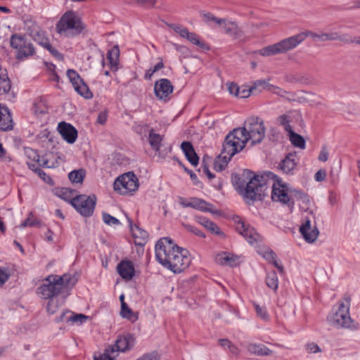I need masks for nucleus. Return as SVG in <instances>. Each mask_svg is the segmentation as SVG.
Returning a JSON list of instances; mask_svg holds the SVG:
<instances>
[{"label":"nucleus","instance_id":"1","mask_svg":"<svg viewBox=\"0 0 360 360\" xmlns=\"http://www.w3.org/2000/svg\"><path fill=\"white\" fill-rule=\"evenodd\" d=\"M265 136L264 122L258 117L246 120L242 127L234 129L225 138L226 150L231 154L236 155L242 150L248 141L251 145L261 143Z\"/></svg>","mask_w":360,"mask_h":360},{"label":"nucleus","instance_id":"2","mask_svg":"<svg viewBox=\"0 0 360 360\" xmlns=\"http://www.w3.org/2000/svg\"><path fill=\"white\" fill-rule=\"evenodd\" d=\"M155 257L160 264L175 274L182 272L191 264L188 250L179 247L169 238H162L158 241Z\"/></svg>","mask_w":360,"mask_h":360},{"label":"nucleus","instance_id":"3","mask_svg":"<svg viewBox=\"0 0 360 360\" xmlns=\"http://www.w3.org/2000/svg\"><path fill=\"white\" fill-rule=\"evenodd\" d=\"M311 37L313 39H319L321 41H335V37L331 33H315L311 31H307L285 38L278 43L265 46L259 50V54L263 56H270L281 53H285L301 44L307 37Z\"/></svg>","mask_w":360,"mask_h":360},{"label":"nucleus","instance_id":"4","mask_svg":"<svg viewBox=\"0 0 360 360\" xmlns=\"http://www.w3.org/2000/svg\"><path fill=\"white\" fill-rule=\"evenodd\" d=\"M269 175L272 177H276V181L272 186L271 198L274 201L281 202L288 205L292 210L295 204V201H300L305 206H307L310 200L308 195L302 191L288 188L286 184L278 178V176L271 172Z\"/></svg>","mask_w":360,"mask_h":360},{"label":"nucleus","instance_id":"5","mask_svg":"<svg viewBox=\"0 0 360 360\" xmlns=\"http://www.w3.org/2000/svg\"><path fill=\"white\" fill-rule=\"evenodd\" d=\"M56 31L67 38H73L82 34L86 26L81 18L72 11L65 12L56 23Z\"/></svg>","mask_w":360,"mask_h":360},{"label":"nucleus","instance_id":"6","mask_svg":"<svg viewBox=\"0 0 360 360\" xmlns=\"http://www.w3.org/2000/svg\"><path fill=\"white\" fill-rule=\"evenodd\" d=\"M350 302V297L345 295L343 300L339 302L338 309L327 317V320L331 326L351 330L358 329L359 323L354 322L349 316Z\"/></svg>","mask_w":360,"mask_h":360},{"label":"nucleus","instance_id":"7","mask_svg":"<svg viewBox=\"0 0 360 360\" xmlns=\"http://www.w3.org/2000/svg\"><path fill=\"white\" fill-rule=\"evenodd\" d=\"M236 184L240 190H243V195L248 200H261L264 196L266 184L262 176L254 175L250 178L248 182L238 177Z\"/></svg>","mask_w":360,"mask_h":360},{"label":"nucleus","instance_id":"8","mask_svg":"<svg viewBox=\"0 0 360 360\" xmlns=\"http://www.w3.org/2000/svg\"><path fill=\"white\" fill-rule=\"evenodd\" d=\"M63 278H58V275H49L44 279L43 283L37 289V295L42 299L49 300L59 297L63 291Z\"/></svg>","mask_w":360,"mask_h":360},{"label":"nucleus","instance_id":"9","mask_svg":"<svg viewBox=\"0 0 360 360\" xmlns=\"http://www.w3.org/2000/svg\"><path fill=\"white\" fill-rule=\"evenodd\" d=\"M113 188L120 194L127 195L138 189L139 180L133 172H127L115 179Z\"/></svg>","mask_w":360,"mask_h":360},{"label":"nucleus","instance_id":"10","mask_svg":"<svg viewBox=\"0 0 360 360\" xmlns=\"http://www.w3.org/2000/svg\"><path fill=\"white\" fill-rule=\"evenodd\" d=\"M10 44L13 49L17 50L16 58L18 60H24L35 53L33 44L21 35L13 34Z\"/></svg>","mask_w":360,"mask_h":360},{"label":"nucleus","instance_id":"11","mask_svg":"<svg viewBox=\"0 0 360 360\" xmlns=\"http://www.w3.org/2000/svg\"><path fill=\"white\" fill-rule=\"evenodd\" d=\"M72 205L76 210L84 217H90L93 214L96 202V198L94 195H80L72 198L70 201Z\"/></svg>","mask_w":360,"mask_h":360},{"label":"nucleus","instance_id":"12","mask_svg":"<svg viewBox=\"0 0 360 360\" xmlns=\"http://www.w3.org/2000/svg\"><path fill=\"white\" fill-rule=\"evenodd\" d=\"M67 76L72 83L75 90L85 98H91L93 96L88 86L84 83L79 75L74 70L69 69L67 71Z\"/></svg>","mask_w":360,"mask_h":360},{"label":"nucleus","instance_id":"13","mask_svg":"<svg viewBox=\"0 0 360 360\" xmlns=\"http://www.w3.org/2000/svg\"><path fill=\"white\" fill-rule=\"evenodd\" d=\"M25 30L27 34L39 45L46 48L50 44L49 39L46 37V33L36 23L27 21L25 23Z\"/></svg>","mask_w":360,"mask_h":360},{"label":"nucleus","instance_id":"14","mask_svg":"<svg viewBox=\"0 0 360 360\" xmlns=\"http://www.w3.org/2000/svg\"><path fill=\"white\" fill-rule=\"evenodd\" d=\"M236 229L252 245H257L262 240L261 236L256 231L255 228L246 225L240 220H238Z\"/></svg>","mask_w":360,"mask_h":360},{"label":"nucleus","instance_id":"15","mask_svg":"<svg viewBox=\"0 0 360 360\" xmlns=\"http://www.w3.org/2000/svg\"><path fill=\"white\" fill-rule=\"evenodd\" d=\"M173 85L167 79H160L154 85L155 95L160 100L165 101L169 99V95L173 92Z\"/></svg>","mask_w":360,"mask_h":360},{"label":"nucleus","instance_id":"16","mask_svg":"<svg viewBox=\"0 0 360 360\" xmlns=\"http://www.w3.org/2000/svg\"><path fill=\"white\" fill-rule=\"evenodd\" d=\"M58 130L61 136L68 143H74L77 138V130L72 124L61 122L58 124Z\"/></svg>","mask_w":360,"mask_h":360},{"label":"nucleus","instance_id":"17","mask_svg":"<svg viewBox=\"0 0 360 360\" xmlns=\"http://www.w3.org/2000/svg\"><path fill=\"white\" fill-rule=\"evenodd\" d=\"M300 231L305 240L309 243L314 242L319 233V231L316 226L311 227V221L308 218L305 219L304 222L300 226Z\"/></svg>","mask_w":360,"mask_h":360},{"label":"nucleus","instance_id":"18","mask_svg":"<svg viewBox=\"0 0 360 360\" xmlns=\"http://www.w3.org/2000/svg\"><path fill=\"white\" fill-rule=\"evenodd\" d=\"M297 165V160L296 153H290L279 163L278 169L285 174H292Z\"/></svg>","mask_w":360,"mask_h":360},{"label":"nucleus","instance_id":"19","mask_svg":"<svg viewBox=\"0 0 360 360\" xmlns=\"http://www.w3.org/2000/svg\"><path fill=\"white\" fill-rule=\"evenodd\" d=\"M189 207H192L193 209L210 212L212 214H219L220 211L214 209V205L211 203L206 202L205 200L198 198H191L189 199Z\"/></svg>","mask_w":360,"mask_h":360},{"label":"nucleus","instance_id":"20","mask_svg":"<svg viewBox=\"0 0 360 360\" xmlns=\"http://www.w3.org/2000/svg\"><path fill=\"white\" fill-rule=\"evenodd\" d=\"M13 127V122L9 110L0 104V131H9Z\"/></svg>","mask_w":360,"mask_h":360},{"label":"nucleus","instance_id":"21","mask_svg":"<svg viewBox=\"0 0 360 360\" xmlns=\"http://www.w3.org/2000/svg\"><path fill=\"white\" fill-rule=\"evenodd\" d=\"M117 270L120 276L125 280H131L134 276V266L129 260H122L117 266Z\"/></svg>","mask_w":360,"mask_h":360},{"label":"nucleus","instance_id":"22","mask_svg":"<svg viewBox=\"0 0 360 360\" xmlns=\"http://www.w3.org/2000/svg\"><path fill=\"white\" fill-rule=\"evenodd\" d=\"M135 343V339H117L115 345H109L108 347L113 348L115 350L114 355H116L117 357L120 352H126L133 349Z\"/></svg>","mask_w":360,"mask_h":360},{"label":"nucleus","instance_id":"23","mask_svg":"<svg viewBox=\"0 0 360 360\" xmlns=\"http://www.w3.org/2000/svg\"><path fill=\"white\" fill-rule=\"evenodd\" d=\"M131 234L135 239V243L139 245H143L148 239V233L139 228L137 225H132V221L129 219Z\"/></svg>","mask_w":360,"mask_h":360},{"label":"nucleus","instance_id":"24","mask_svg":"<svg viewBox=\"0 0 360 360\" xmlns=\"http://www.w3.org/2000/svg\"><path fill=\"white\" fill-rule=\"evenodd\" d=\"M225 141L223 143V148L221 153L219 155V160H216L214 163V169L216 171H222L226 167L228 162L231 158L234 155L231 154L227 150H226Z\"/></svg>","mask_w":360,"mask_h":360},{"label":"nucleus","instance_id":"25","mask_svg":"<svg viewBox=\"0 0 360 360\" xmlns=\"http://www.w3.org/2000/svg\"><path fill=\"white\" fill-rule=\"evenodd\" d=\"M181 148L189 162L193 166L198 165L199 158L195 152L192 144L188 141H184L181 145Z\"/></svg>","mask_w":360,"mask_h":360},{"label":"nucleus","instance_id":"26","mask_svg":"<svg viewBox=\"0 0 360 360\" xmlns=\"http://www.w3.org/2000/svg\"><path fill=\"white\" fill-rule=\"evenodd\" d=\"M195 219L198 223L203 226L212 233L220 236H224V233L220 230L219 227L215 223L207 219L206 217L198 216L195 217Z\"/></svg>","mask_w":360,"mask_h":360},{"label":"nucleus","instance_id":"27","mask_svg":"<svg viewBox=\"0 0 360 360\" xmlns=\"http://www.w3.org/2000/svg\"><path fill=\"white\" fill-rule=\"evenodd\" d=\"M238 258L237 256L231 255L227 252H221L218 254L216 257V262L221 265H229L231 266H236Z\"/></svg>","mask_w":360,"mask_h":360},{"label":"nucleus","instance_id":"28","mask_svg":"<svg viewBox=\"0 0 360 360\" xmlns=\"http://www.w3.org/2000/svg\"><path fill=\"white\" fill-rule=\"evenodd\" d=\"M219 25L224 33L234 37L238 36L240 30L235 22L223 19L222 23Z\"/></svg>","mask_w":360,"mask_h":360},{"label":"nucleus","instance_id":"29","mask_svg":"<svg viewBox=\"0 0 360 360\" xmlns=\"http://www.w3.org/2000/svg\"><path fill=\"white\" fill-rule=\"evenodd\" d=\"M64 304V298L53 297L49 299L46 304V311L49 314H56Z\"/></svg>","mask_w":360,"mask_h":360},{"label":"nucleus","instance_id":"30","mask_svg":"<svg viewBox=\"0 0 360 360\" xmlns=\"http://www.w3.org/2000/svg\"><path fill=\"white\" fill-rule=\"evenodd\" d=\"M248 350L258 356H269L272 354V351L263 345L250 344L248 346Z\"/></svg>","mask_w":360,"mask_h":360},{"label":"nucleus","instance_id":"31","mask_svg":"<svg viewBox=\"0 0 360 360\" xmlns=\"http://www.w3.org/2000/svg\"><path fill=\"white\" fill-rule=\"evenodd\" d=\"M148 140L153 149L156 151L160 150L162 141V136L160 134L155 133L154 130L151 129L149 131Z\"/></svg>","mask_w":360,"mask_h":360},{"label":"nucleus","instance_id":"32","mask_svg":"<svg viewBox=\"0 0 360 360\" xmlns=\"http://www.w3.org/2000/svg\"><path fill=\"white\" fill-rule=\"evenodd\" d=\"M271 92L277 94L278 96L284 98L289 101H294L296 98V95L293 92L287 91L281 89L278 86H270Z\"/></svg>","mask_w":360,"mask_h":360},{"label":"nucleus","instance_id":"33","mask_svg":"<svg viewBox=\"0 0 360 360\" xmlns=\"http://www.w3.org/2000/svg\"><path fill=\"white\" fill-rule=\"evenodd\" d=\"M86 176V171L83 169H75L68 174V178L72 184H82Z\"/></svg>","mask_w":360,"mask_h":360},{"label":"nucleus","instance_id":"34","mask_svg":"<svg viewBox=\"0 0 360 360\" xmlns=\"http://www.w3.org/2000/svg\"><path fill=\"white\" fill-rule=\"evenodd\" d=\"M289 133V139L291 142V143L299 148L304 149L305 148V141L304 138L291 130Z\"/></svg>","mask_w":360,"mask_h":360},{"label":"nucleus","instance_id":"35","mask_svg":"<svg viewBox=\"0 0 360 360\" xmlns=\"http://www.w3.org/2000/svg\"><path fill=\"white\" fill-rule=\"evenodd\" d=\"M270 86H273V85L269 84L265 79H260L255 82L250 87L252 89L253 94H257L264 89L271 91Z\"/></svg>","mask_w":360,"mask_h":360},{"label":"nucleus","instance_id":"36","mask_svg":"<svg viewBox=\"0 0 360 360\" xmlns=\"http://www.w3.org/2000/svg\"><path fill=\"white\" fill-rule=\"evenodd\" d=\"M120 314L123 318L127 319L132 322L138 319L136 314L129 307L126 302L122 304Z\"/></svg>","mask_w":360,"mask_h":360},{"label":"nucleus","instance_id":"37","mask_svg":"<svg viewBox=\"0 0 360 360\" xmlns=\"http://www.w3.org/2000/svg\"><path fill=\"white\" fill-rule=\"evenodd\" d=\"M119 55L120 49L117 46H114L108 52L107 58L109 60L112 68H116L118 63Z\"/></svg>","mask_w":360,"mask_h":360},{"label":"nucleus","instance_id":"38","mask_svg":"<svg viewBox=\"0 0 360 360\" xmlns=\"http://www.w3.org/2000/svg\"><path fill=\"white\" fill-rule=\"evenodd\" d=\"M115 350L112 347H106L103 354L94 355V360H115L116 355H114Z\"/></svg>","mask_w":360,"mask_h":360},{"label":"nucleus","instance_id":"39","mask_svg":"<svg viewBox=\"0 0 360 360\" xmlns=\"http://www.w3.org/2000/svg\"><path fill=\"white\" fill-rule=\"evenodd\" d=\"M266 283L269 288L274 290H277L278 281L277 274L275 271L269 272L267 274L266 278Z\"/></svg>","mask_w":360,"mask_h":360},{"label":"nucleus","instance_id":"40","mask_svg":"<svg viewBox=\"0 0 360 360\" xmlns=\"http://www.w3.org/2000/svg\"><path fill=\"white\" fill-rule=\"evenodd\" d=\"M58 278H63L62 288H71L77 282V278L75 276H70L69 274H64L63 276H58Z\"/></svg>","mask_w":360,"mask_h":360},{"label":"nucleus","instance_id":"41","mask_svg":"<svg viewBox=\"0 0 360 360\" xmlns=\"http://www.w3.org/2000/svg\"><path fill=\"white\" fill-rule=\"evenodd\" d=\"M219 344L224 349H229L233 354L238 353V349L231 342L229 339H219Z\"/></svg>","mask_w":360,"mask_h":360},{"label":"nucleus","instance_id":"42","mask_svg":"<svg viewBox=\"0 0 360 360\" xmlns=\"http://www.w3.org/2000/svg\"><path fill=\"white\" fill-rule=\"evenodd\" d=\"M184 38L187 39L192 44L198 46L199 47H205V44L203 41H200L199 37L193 32H189L188 31L187 34H186Z\"/></svg>","mask_w":360,"mask_h":360},{"label":"nucleus","instance_id":"43","mask_svg":"<svg viewBox=\"0 0 360 360\" xmlns=\"http://www.w3.org/2000/svg\"><path fill=\"white\" fill-rule=\"evenodd\" d=\"M255 309L257 312V316L262 319L263 321H268L269 320V314L267 313V311L266 309V307L264 306H260L258 304L254 303L253 304Z\"/></svg>","mask_w":360,"mask_h":360},{"label":"nucleus","instance_id":"44","mask_svg":"<svg viewBox=\"0 0 360 360\" xmlns=\"http://www.w3.org/2000/svg\"><path fill=\"white\" fill-rule=\"evenodd\" d=\"M41 221L37 219H33V214L32 212L29 214L28 217L20 224L21 228H25L26 226H39Z\"/></svg>","mask_w":360,"mask_h":360},{"label":"nucleus","instance_id":"45","mask_svg":"<svg viewBox=\"0 0 360 360\" xmlns=\"http://www.w3.org/2000/svg\"><path fill=\"white\" fill-rule=\"evenodd\" d=\"M89 319V316L82 314H70V318L69 320L71 321L72 323L82 324L86 322Z\"/></svg>","mask_w":360,"mask_h":360},{"label":"nucleus","instance_id":"46","mask_svg":"<svg viewBox=\"0 0 360 360\" xmlns=\"http://www.w3.org/2000/svg\"><path fill=\"white\" fill-rule=\"evenodd\" d=\"M278 122L284 127V129L286 131L289 132L292 130L290 124L289 116L286 115H282L278 117Z\"/></svg>","mask_w":360,"mask_h":360},{"label":"nucleus","instance_id":"47","mask_svg":"<svg viewBox=\"0 0 360 360\" xmlns=\"http://www.w3.org/2000/svg\"><path fill=\"white\" fill-rule=\"evenodd\" d=\"M102 217H103V220L104 223L109 226H112V225L116 226V225L120 224V221L117 218L111 216L110 214H109L108 213H105V212L103 213Z\"/></svg>","mask_w":360,"mask_h":360},{"label":"nucleus","instance_id":"48","mask_svg":"<svg viewBox=\"0 0 360 360\" xmlns=\"http://www.w3.org/2000/svg\"><path fill=\"white\" fill-rule=\"evenodd\" d=\"M333 35L335 37V40H339L344 43H353L352 37L349 34H338L337 32H333Z\"/></svg>","mask_w":360,"mask_h":360},{"label":"nucleus","instance_id":"49","mask_svg":"<svg viewBox=\"0 0 360 360\" xmlns=\"http://www.w3.org/2000/svg\"><path fill=\"white\" fill-rule=\"evenodd\" d=\"M251 94H254L251 87L247 88L245 86H239L238 94L237 97L245 98L250 96Z\"/></svg>","mask_w":360,"mask_h":360},{"label":"nucleus","instance_id":"50","mask_svg":"<svg viewBox=\"0 0 360 360\" xmlns=\"http://www.w3.org/2000/svg\"><path fill=\"white\" fill-rule=\"evenodd\" d=\"M184 228L189 232L195 234L201 238H205V235L198 228L191 225V224H185Z\"/></svg>","mask_w":360,"mask_h":360},{"label":"nucleus","instance_id":"51","mask_svg":"<svg viewBox=\"0 0 360 360\" xmlns=\"http://www.w3.org/2000/svg\"><path fill=\"white\" fill-rule=\"evenodd\" d=\"M70 314H72V311L68 310L64 311L61 313L60 316L56 318V321L66 323L71 322V321L69 320V318H70Z\"/></svg>","mask_w":360,"mask_h":360},{"label":"nucleus","instance_id":"52","mask_svg":"<svg viewBox=\"0 0 360 360\" xmlns=\"http://www.w3.org/2000/svg\"><path fill=\"white\" fill-rule=\"evenodd\" d=\"M170 27L172 28L176 33L179 34L182 37H184L188 31V29L182 27L181 25L175 24L171 25Z\"/></svg>","mask_w":360,"mask_h":360},{"label":"nucleus","instance_id":"53","mask_svg":"<svg viewBox=\"0 0 360 360\" xmlns=\"http://www.w3.org/2000/svg\"><path fill=\"white\" fill-rule=\"evenodd\" d=\"M328 159V148L326 145H323L321 147V150L320 151L319 155L318 157V160L321 162H326Z\"/></svg>","mask_w":360,"mask_h":360},{"label":"nucleus","instance_id":"54","mask_svg":"<svg viewBox=\"0 0 360 360\" xmlns=\"http://www.w3.org/2000/svg\"><path fill=\"white\" fill-rule=\"evenodd\" d=\"M10 274L8 273L6 269L0 268V286H3L4 284L9 279Z\"/></svg>","mask_w":360,"mask_h":360},{"label":"nucleus","instance_id":"55","mask_svg":"<svg viewBox=\"0 0 360 360\" xmlns=\"http://www.w3.org/2000/svg\"><path fill=\"white\" fill-rule=\"evenodd\" d=\"M157 0H130L128 4H138V5H143V4H149L151 6H154Z\"/></svg>","mask_w":360,"mask_h":360},{"label":"nucleus","instance_id":"56","mask_svg":"<svg viewBox=\"0 0 360 360\" xmlns=\"http://www.w3.org/2000/svg\"><path fill=\"white\" fill-rule=\"evenodd\" d=\"M203 18L206 21H214L217 24H221L223 19L217 18L210 13H206L203 14Z\"/></svg>","mask_w":360,"mask_h":360},{"label":"nucleus","instance_id":"57","mask_svg":"<svg viewBox=\"0 0 360 360\" xmlns=\"http://www.w3.org/2000/svg\"><path fill=\"white\" fill-rule=\"evenodd\" d=\"M53 56L58 59H63V55L55 48H53L51 44H49L46 48Z\"/></svg>","mask_w":360,"mask_h":360},{"label":"nucleus","instance_id":"58","mask_svg":"<svg viewBox=\"0 0 360 360\" xmlns=\"http://www.w3.org/2000/svg\"><path fill=\"white\" fill-rule=\"evenodd\" d=\"M276 253L270 250V249H267L264 253V257L268 260L269 262H271L273 259H274L276 257Z\"/></svg>","mask_w":360,"mask_h":360},{"label":"nucleus","instance_id":"59","mask_svg":"<svg viewBox=\"0 0 360 360\" xmlns=\"http://www.w3.org/2000/svg\"><path fill=\"white\" fill-rule=\"evenodd\" d=\"M326 172L323 169H319L315 174L314 178L316 181H322L326 179Z\"/></svg>","mask_w":360,"mask_h":360},{"label":"nucleus","instance_id":"60","mask_svg":"<svg viewBox=\"0 0 360 360\" xmlns=\"http://www.w3.org/2000/svg\"><path fill=\"white\" fill-rule=\"evenodd\" d=\"M239 86L235 83H231L228 85V90L229 93L235 96L238 94Z\"/></svg>","mask_w":360,"mask_h":360},{"label":"nucleus","instance_id":"61","mask_svg":"<svg viewBox=\"0 0 360 360\" xmlns=\"http://www.w3.org/2000/svg\"><path fill=\"white\" fill-rule=\"evenodd\" d=\"M307 349L310 353H316L321 352V349L318 346V345L311 342L307 345Z\"/></svg>","mask_w":360,"mask_h":360},{"label":"nucleus","instance_id":"62","mask_svg":"<svg viewBox=\"0 0 360 360\" xmlns=\"http://www.w3.org/2000/svg\"><path fill=\"white\" fill-rule=\"evenodd\" d=\"M34 172L45 181L51 180V178L41 168H35Z\"/></svg>","mask_w":360,"mask_h":360},{"label":"nucleus","instance_id":"63","mask_svg":"<svg viewBox=\"0 0 360 360\" xmlns=\"http://www.w3.org/2000/svg\"><path fill=\"white\" fill-rule=\"evenodd\" d=\"M107 120V114L105 112H101L98 114V118H97V122H98L101 124H103L105 123Z\"/></svg>","mask_w":360,"mask_h":360},{"label":"nucleus","instance_id":"64","mask_svg":"<svg viewBox=\"0 0 360 360\" xmlns=\"http://www.w3.org/2000/svg\"><path fill=\"white\" fill-rule=\"evenodd\" d=\"M26 153L29 154V157L32 158L34 161H37V162L39 161V157L38 155H37L35 151H34L32 149H29V150H26Z\"/></svg>","mask_w":360,"mask_h":360}]
</instances>
